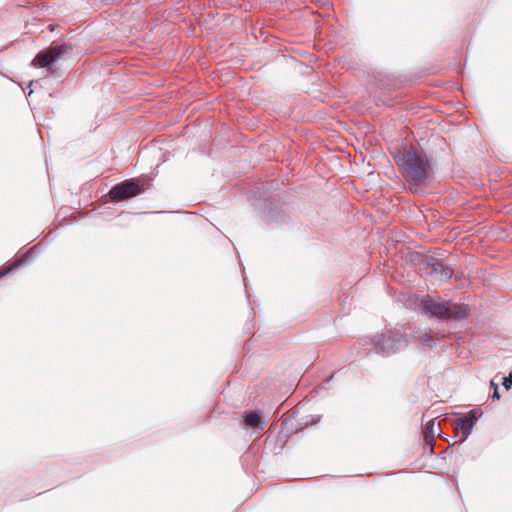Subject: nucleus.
Wrapping results in <instances>:
<instances>
[{"label": "nucleus", "mask_w": 512, "mask_h": 512, "mask_svg": "<svg viewBox=\"0 0 512 512\" xmlns=\"http://www.w3.org/2000/svg\"><path fill=\"white\" fill-rule=\"evenodd\" d=\"M36 249H37V246L31 247L27 251V253L25 254V256L22 259H19V260L15 261L13 264H11V265L7 266L6 268L0 270V279L3 276H5L8 273H10L11 271L15 270L16 268L22 266L23 264H25L27 262H30L35 257V255L37 254Z\"/></svg>", "instance_id": "nucleus-9"}, {"label": "nucleus", "mask_w": 512, "mask_h": 512, "mask_svg": "<svg viewBox=\"0 0 512 512\" xmlns=\"http://www.w3.org/2000/svg\"><path fill=\"white\" fill-rule=\"evenodd\" d=\"M419 342L424 346L434 347L436 345L432 336L428 333H424L419 336Z\"/></svg>", "instance_id": "nucleus-12"}, {"label": "nucleus", "mask_w": 512, "mask_h": 512, "mask_svg": "<svg viewBox=\"0 0 512 512\" xmlns=\"http://www.w3.org/2000/svg\"><path fill=\"white\" fill-rule=\"evenodd\" d=\"M242 417L246 430H263L265 428L266 421L263 418V412L261 410L245 411Z\"/></svg>", "instance_id": "nucleus-8"}, {"label": "nucleus", "mask_w": 512, "mask_h": 512, "mask_svg": "<svg viewBox=\"0 0 512 512\" xmlns=\"http://www.w3.org/2000/svg\"><path fill=\"white\" fill-rule=\"evenodd\" d=\"M151 214H159L160 212L159 211H156V212H150Z\"/></svg>", "instance_id": "nucleus-16"}, {"label": "nucleus", "mask_w": 512, "mask_h": 512, "mask_svg": "<svg viewBox=\"0 0 512 512\" xmlns=\"http://www.w3.org/2000/svg\"><path fill=\"white\" fill-rule=\"evenodd\" d=\"M372 342L377 354L388 357L406 348L408 338L400 330H387L384 333L375 335Z\"/></svg>", "instance_id": "nucleus-4"}, {"label": "nucleus", "mask_w": 512, "mask_h": 512, "mask_svg": "<svg viewBox=\"0 0 512 512\" xmlns=\"http://www.w3.org/2000/svg\"><path fill=\"white\" fill-rule=\"evenodd\" d=\"M502 385L506 390H510L512 388V371L503 378Z\"/></svg>", "instance_id": "nucleus-13"}, {"label": "nucleus", "mask_w": 512, "mask_h": 512, "mask_svg": "<svg viewBox=\"0 0 512 512\" xmlns=\"http://www.w3.org/2000/svg\"><path fill=\"white\" fill-rule=\"evenodd\" d=\"M421 306L429 318L441 321H461L468 317V305L440 297L425 296L421 300Z\"/></svg>", "instance_id": "nucleus-2"}, {"label": "nucleus", "mask_w": 512, "mask_h": 512, "mask_svg": "<svg viewBox=\"0 0 512 512\" xmlns=\"http://www.w3.org/2000/svg\"><path fill=\"white\" fill-rule=\"evenodd\" d=\"M482 415L480 408L471 409L467 414L462 417L454 419V431L455 435L453 438L460 437V442H465L471 434L473 427L476 425L478 419Z\"/></svg>", "instance_id": "nucleus-7"}, {"label": "nucleus", "mask_w": 512, "mask_h": 512, "mask_svg": "<svg viewBox=\"0 0 512 512\" xmlns=\"http://www.w3.org/2000/svg\"><path fill=\"white\" fill-rule=\"evenodd\" d=\"M412 260L420 266V270L431 281L446 282L450 280L454 274L453 258L439 255H425L415 253Z\"/></svg>", "instance_id": "nucleus-3"}, {"label": "nucleus", "mask_w": 512, "mask_h": 512, "mask_svg": "<svg viewBox=\"0 0 512 512\" xmlns=\"http://www.w3.org/2000/svg\"><path fill=\"white\" fill-rule=\"evenodd\" d=\"M395 162L403 169V176L413 193L423 192L434 179L432 156L421 147H406L395 156Z\"/></svg>", "instance_id": "nucleus-1"}, {"label": "nucleus", "mask_w": 512, "mask_h": 512, "mask_svg": "<svg viewBox=\"0 0 512 512\" xmlns=\"http://www.w3.org/2000/svg\"><path fill=\"white\" fill-rule=\"evenodd\" d=\"M147 189L140 179L130 178L113 185L105 197H108L110 202L119 203L141 195Z\"/></svg>", "instance_id": "nucleus-5"}, {"label": "nucleus", "mask_w": 512, "mask_h": 512, "mask_svg": "<svg viewBox=\"0 0 512 512\" xmlns=\"http://www.w3.org/2000/svg\"><path fill=\"white\" fill-rule=\"evenodd\" d=\"M72 51V46L62 43L56 46H50L46 50L40 51L32 60L31 65L39 68H46L51 75L55 72V63L63 58V55Z\"/></svg>", "instance_id": "nucleus-6"}, {"label": "nucleus", "mask_w": 512, "mask_h": 512, "mask_svg": "<svg viewBox=\"0 0 512 512\" xmlns=\"http://www.w3.org/2000/svg\"><path fill=\"white\" fill-rule=\"evenodd\" d=\"M491 398H492V400L500 399L499 387H496L495 390H493Z\"/></svg>", "instance_id": "nucleus-14"}, {"label": "nucleus", "mask_w": 512, "mask_h": 512, "mask_svg": "<svg viewBox=\"0 0 512 512\" xmlns=\"http://www.w3.org/2000/svg\"><path fill=\"white\" fill-rule=\"evenodd\" d=\"M266 217L268 222L275 224H283L288 220L286 213L278 207H270L267 211Z\"/></svg>", "instance_id": "nucleus-10"}, {"label": "nucleus", "mask_w": 512, "mask_h": 512, "mask_svg": "<svg viewBox=\"0 0 512 512\" xmlns=\"http://www.w3.org/2000/svg\"><path fill=\"white\" fill-rule=\"evenodd\" d=\"M490 385L493 388V390H495V388L498 387V384L494 380L490 381Z\"/></svg>", "instance_id": "nucleus-15"}, {"label": "nucleus", "mask_w": 512, "mask_h": 512, "mask_svg": "<svg viewBox=\"0 0 512 512\" xmlns=\"http://www.w3.org/2000/svg\"><path fill=\"white\" fill-rule=\"evenodd\" d=\"M424 440L426 443L431 446L434 445L435 442V422L434 420H430L427 422L424 432Z\"/></svg>", "instance_id": "nucleus-11"}]
</instances>
